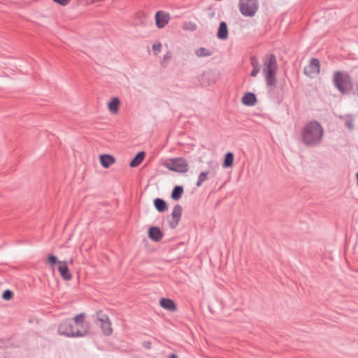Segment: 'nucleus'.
<instances>
[{
    "label": "nucleus",
    "mask_w": 358,
    "mask_h": 358,
    "mask_svg": "<svg viewBox=\"0 0 358 358\" xmlns=\"http://www.w3.org/2000/svg\"><path fill=\"white\" fill-rule=\"evenodd\" d=\"M48 263L51 264V265H55V264L58 263L59 264V262L57 260V258L54 256V255H50L48 257Z\"/></svg>",
    "instance_id": "obj_29"
},
{
    "label": "nucleus",
    "mask_w": 358,
    "mask_h": 358,
    "mask_svg": "<svg viewBox=\"0 0 358 358\" xmlns=\"http://www.w3.org/2000/svg\"><path fill=\"white\" fill-rule=\"evenodd\" d=\"M85 315H77L73 321L65 320L58 327V332L67 337H83L89 332V325L84 322Z\"/></svg>",
    "instance_id": "obj_1"
},
{
    "label": "nucleus",
    "mask_w": 358,
    "mask_h": 358,
    "mask_svg": "<svg viewBox=\"0 0 358 358\" xmlns=\"http://www.w3.org/2000/svg\"><path fill=\"white\" fill-rule=\"evenodd\" d=\"M182 207L180 205H176L171 213V220L169 221L170 227L172 229L178 225L182 215Z\"/></svg>",
    "instance_id": "obj_11"
},
{
    "label": "nucleus",
    "mask_w": 358,
    "mask_h": 358,
    "mask_svg": "<svg viewBox=\"0 0 358 358\" xmlns=\"http://www.w3.org/2000/svg\"><path fill=\"white\" fill-rule=\"evenodd\" d=\"M251 63H252V66L253 67V69L251 72V76L253 77H255L259 72L260 69H259L258 62L257 59H252Z\"/></svg>",
    "instance_id": "obj_26"
},
{
    "label": "nucleus",
    "mask_w": 358,
    "mask_h": 358,
    "mask_svg": "<svg viewBox=\"0 0 358 358\" xmlns=\"http://www.w3.org/2000/svg\"><path fill=\"white\" fill-rule=\"evenodd\" d=\"M99 158L100 163L104 168H108L115 163V158L110 155H103Z\"/></svg>",
    "instance_id": "obj_17"
},
{
    "label": "nucleus",
    "mask_w": 358,
    "mask_h": 358,
    "mask_svg": "<svg viewBox=\"0 0 358 358\" xmlns=\"http://www.w3.org/2000/svg\"><path fill=\"white\" fill-rule=\"evenodd\" d=\"M170 20L171 15L167 12L159 10L155 13V24L158 29H163L165 27L169 24Z\"/></svg>",
    "instance_id": "obj_8"
},
{
    "label": "nucleus",
    "mask_w": 358,
    "mask_h": 358,
    "mask_svg": "<svg viewBox=\"0 0 358 358\" xmlns=\"http://www.w3.org/2000/svg\"><path fill=\"white\" fill-rule=\"evenodd\" d=\"M2 297L5 300H10L13 297V292L7 289L3 292Z\"/></svg>",
    "instance_id": "obj_30"
},
{
    "label": "nucleus",
    "mask_w": 358,
    "mask_h": 358,
    "mask_svg": "<svg viewBox=\"0 0 358 358\" xmlns=\"http://www.w3.org/2000/svg\"><path fill=\"white\" fill-rule=\"evenodd\" d=\"M155 207L159 212H164L167 209V205L166 202L161 199H155L154 200Z\"/></svg>",
    "instance_id": "obj_20"
},
{
    "label": "nucleus",
    "mask_w": 358,
    "mask_h": 358,
    "mask_svg": "<svg viewBox=\"0 0 358 358\" xmlns=\"http://www.w3.org/2000/svg\"><path fill=\"white\" fill-rule=\"evenodd\" d=\"M159 304L163 308L171 312H174L177 310L175 302L169 299H162L159 301Z\"/></svg>",
    "instance_id": "obj_15"
},
{
    "label": "nucleus",
    "mask_w": 358,
    "mask_h": 358,
    "mask_svg": "<svg viewBox=\"0 0 358 358\" xmlns=\"http://www.w3.org/2000/svg\"><path fill=\"white\" fill-rule=\"evenodd\" d=\"M238 7L243 15L253 17L259 8V3L257 0H238Z\"/></svg>",
    "instance_id": "obj_5"
},
{
    "label": "nucleus",
    "mask_w": 358,
    "mask_h": 358,
    "mask_svg": "<svg viewBox=\"0 0 358 358\" xmlns=\"http://www.w3.org/2000/svg\"><path fill=\"white\" fill-rule=\"evenodd\" d=\"M164 166L169 170L178 172L186 173L188 171V164L183 158H173L167 160Z\"/></svg>",
    "instance_id": "obj_6"
},
{
    "label": "nucleus",
    "mask_w": 358,
    "mask_h": 358,
    "mask_svg": "<svg viewBox=\"0 0 358 358\" xmlns=\"http://www.w3.org/2000/svg\"><path fill=\"white\" fill-rule=\"evenodd\" d=\"M341 118L343 120L346 127H348L350 130H352L354 127L353 117L351 115H345Z\"/></svg>",
    "instance_id": "obj_24"
},
{
    "label": "nucleus",
    "mask_w": 358,
    "mask_h": 358,
    "mask_svg": "<svg viewBox=\"0 0 358 358\" xmlns=\"http://www.w3.org/2000/svg\"><path fill=\"white\" fill-rule=\"evenodd\" d=\"M120 101L117 97H113L108 103V109L112 114H117L119 111Z\"/></svg>",
    "instance_id": "obj_16"
},
{
    "label": "nucleus",
    "mask_w": 358,
    "mask_h": 358,
    "mask_svg": "<svg viewBox=\"0 0 358 358\" xmlns=\"http://www.w3.org/2000/svg\"><path fill=\"white\" fill-rule=\"evenodd\" d=\"M320 72V62L317 59H312L308 66L304 69V73L310 77H313Z\"/></svg>",
    "instance_id": "obj_10"
},
{
    "label": "nucleus",
    "mask_w": 358,
    "mask_h": 358,
    "mask_svg": "<svg viewBox=\"0 0 358 358\" xmlns=\"http://www.w3.org/2000/svg\"><path fill=\"white\" fill-rule=\"evenodd\" d=\"M334 83L336 88L343 94L348 93L352 89L350 76L343 72H336L334 75Z\"/></svg>",
    "instance_id": "obj_4"
},
{
    "label": "nucleus",
    "mask_w": 358,
    "mask_h": 358,
    "mask_svg": "<svg viewBox=\"0 0 358 358\" xmlns=\"http://www.w3.org/2000/svg\"><path fill=\"white\" fill-rule=\"evenodd\" d=\"M145 157V153L143 152H138L136 157L131 161L129 165L131 167H136L138 166L143 160Z\"/></svg>",
    "instance_id": "obj_19"
},
{
    "label": "nucleus",
    "mask_w": 358,
    "mask_h": 358,
    "mask_svg": "<svg viewBox=\"0 0 358 358\" xmlns=\"http://www.w3.org/2000/svg\"><path fill=\"white\" fill-rule=\"evenodd\" d=\"M169 358H178V357L175 354H171Z\"/></svg>",
    "instance_id": "obj_32"
},
{
    "label": "nucleus",
    "mask_w": 358,
    "mask_h": 358,
    "mask_svg": "<svg viewBox=\"0 0 358 358\" xmlns=\"http://www.w3.org/2000/svg\"><path fill=\"white\" fill-rule=\"evenodd\" d=\"M59 271L61 276L66 280H70L72 278V275L69 272L66 262H59Z\"/></svg>",
    "instance_id": "obj_13"
},
{
    "label": "nucleus",
    "mask_w": 358,
    "mask_h": 358,
    "mask_svg": "<svg viewBox=\"0 0 358 358\" xmlns=\"http://www.w3.org/2000/svg\"><path fill=\"white\" fill-rule=\"evenodd\" d=\"M323 134V129L319 122H310L305 125L303 129V141L308 146L317 145L322 141Z\"/></svg>",
    "instance_id": "obj_2"
},
{
    "label": "nucleus",
    "mask_w": 358,
    "mask_h": 358,
    "mask_svg": "<svg viewBox=\"0 0 358 358\" xmlns=\"http://www.w3.org/2000/svg\"><path fill=\"white\" fill-rule=\"evenodd\" d=\"M209 165L210 169L207 171L201 172L198 178V180L196 182V186L200 187L204 181L208 179V178H213L216 174V169L218 167L217 164H215L213 162H209Z\"/></svg>",
    "instance_id": "obj_7"
},
{
    "label": "nucleus",
    "mask_w": 358,
    "mask_h": 358,
    "mask_svg": "<svg viewBox=\"0 0 358 358\" xmlns=\"http://www.w3.org/2000/svg\"><path fill=\"white\" fill-rule=\"evenodd\" d=\"M53 1L60 5L66 6L69 3L70 0H53Z\"/></svg>",
    "instance_id": "obj_31"
},
{
    "label": "nucleus",
    "mask_w": 358,
    "mask_h": 358,
    "mask_svg": "<svg viewBox=\"0 0 358 358\" xmlns=\"http://www.w3.org/2000/svg\"><path fill=\"white\" fill-rule=\"evenodd\" d=\"M357 91H358V89H357Z\"/></svg>",
    "instance_id": "obj_35"
},
{
    "label": "nucleus",
    "mask_w": 358,
    "mask_h": 358,
    "mask_svg": "<svg viewBox=\"0 0 358 358\" xmlns=\"http://www.w3.org/2000/svg\"><path fill=\"white\" fill-rule=\"evenodd\" d=\"M182 28L185 31H193L196 29V24L191 21L184 22Z\"/></svg>",
    "instance_id": "obj_25"
},
{
    "label": "nucleus",
    "mask_w": 358,
    "mask_h": 358,
    "mask_svg": "<svg viewBox=\"0 0 358 358\" xmlns=\"http://www.w3.org/2000/svg\"><path fill=\"white\" fill-rule=\"evenodd\" d=\"M171 52L168 51L163 57L162 61H161V64L163 65V66H165L167 62L171 59Z\"/></svg>",
    "instance_id": "obj_28"
},
{
    "label": "nucleus",
    "mask_w": 358,
    "mask_h": 358,
    "mask_svg": "<svg viewBox=\"0 0 358 358\" xmlns=\"http://www.w3.org/2000/svg\"><path fill=\"white\" fill-rule=\"evenodd\" d=\"M228 34L229 31L227 23L225 22H221L218 27L217 37L220 40H226L228 38Z\"/></svg>",
    "instance_id": "obj_14"
},
{
    "label": "nucleus",
    "mask_w": 358,
    "mask_h": 358,
    "mask_svg": "<svg viewBox=\"0 0 358 358\" xmlns=\"http://www.w3.org/2000/svg\"><path fill=\"white\" fill-rule=\"evenodd\" d=\"M277 61L274 55H270L264 57L262 71L265 76L266 84L275 86L276 83Z\"/></svg>",
    "instance_id": "obj_3"
},
{
    "label": "nucleus",
    "mask_w": 358,
    "mask_h": 358,
    "mask_svg": "<svg viewBox=\"0 0 358 358\" xmlns=\"http://www.w3.org/2000/svg\"><path fill=\"white\" fill-rule=\"evenodd\" d=\"M98 324L102 329V331L106 335H110L112 333L111 324L107 315H103L101 313H97Z\"/></svg>",
    "instance_id": "obj_9"
},
{
    "label": "nucleus",
    "mask_w": 358,
    "mask_h": 358,
    "mask_svg": "<svg viewBox=\"0 0 358 358\" xmlns=\"http://www.w3.org/2000/svg\"><path fill=\"white\" fill-rule=\"evenodd\" d=\"M162 44L160 42H157L152 45V50L155 56L158 55V54L162 51Z\"/></svg>",
    "instance_id": "obj_27"
},
{
    "label": "nucleus",
    "mask_w": 358,
    "mask_h": 358,
    "mask_svg": "<svg viewBox=\"0 0 358 358\" xmlns=\"http://www.w3.org/2000/svg\"><path fill=\"white\" fill-rule=\"evenodd\" d=\"M234 162V155L232 152H228L225 155V159L224 163L222 164V166L224 168H229L232 166Z\"/></svg>",
    "instance_id": "obj_22"
},
{
    "label": "nucleus",
    "mask_w": 358,
    "mask_h": 358,
    "mask_svg": "<svg viewBox=\"0 0 358 358\" xmlns=\"http://www.w3.org/2000/svg\"><path fill=\"white\" fill-rule=\"evenodd\" d=\"M183 193V187L182 186H176L174 187L172 194L171 198L173 200H178Z\"/></svg>",
    "instance_id": "obj_21"
},
{
    "label": "nucleus",
    "mask_w": 358,
    "mask_h": 358,
    "mask_svg": "<svg viewBox=\"0 0 358 358\" xmlns=\"http://www.w3.org/2000/svg\"><path fill=\"white\" fill-rule=\"evenodd\" d=\"M356 176H357V185H358V173H357Z\"/></svg>",
    "instance_id": "obj_33"
},
{
    "label": "nucleus",
    "mask_w": 358,
    "mask_h": 358,
    "mask_svg": "<svg viewBox=\"0 0 358 358\" xmlns=\"http://www.w3.org/2000/svg\"><path fill=\"white\" fill-rule=\"evenodd\" d=\"M148 237L155 242L159 241L163 237V233L157 227H151L148 229Z\"/></svg>",
    "instance_id": "obj_12"
},
{
    "label": "nucleus",
    "mask_w": 358,
    "mask_h": 358,
    "mask_svg": "<svg viewBox=\"0 0 358 358\" xmlns=\"http://www.w3.org/2000/svg\"><path fill=\"white\" fill-rule=\"evenodd\" d=\"M256 101L257 99L253 93L248 92L242 98V103L245 106H254Z\"/></svg>",
    "instance_id": "obj_18"
},
{
    "label": "nucleus",
    "mask_w": 358,
    "mask_h": 358,
    "mask_svg": "<svg viewBox=\"0 0 358 358\" xmlns=\"http://www.w3.org/2000/svg\"><path fill=\"white\" fill-rule=\"evenodd\" d=\"M195 55L198 57H208L211 55V52L205 48H199L195 50Z\"/></svg>",
    "instance_id": "obj_23"
},
{
    "label": "nucleus",
    "mask_w": 358,
    "mask_h": 358,
    "mask_svg": "<svg viewBox=\"0 0 358 358\" xmlns=\"http://www.w3.org/2000/svg\"><path fill=\"white\" fill-rule=\"evenodd\" d=\"M150 345V343L146 344L145 347H147V348H150V345Z\"/></svg>",
    "instance_id": "obj_34"
}]
</instances>
